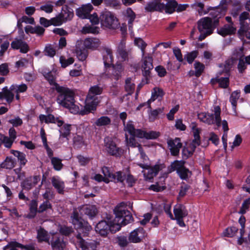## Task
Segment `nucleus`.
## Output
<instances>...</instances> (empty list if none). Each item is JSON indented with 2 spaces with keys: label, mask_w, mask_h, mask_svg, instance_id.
Here are the masks:
<instances>
[{
  "label": "nucleus",
  "mask_w": 250,
  "mask_h": 250,
  "mask_svg": "<svg viewBox=\"0 0 250 250\" xmlns=\"http://www.w3.org/2000/svg\"><path fill=\"white\" fill-rule=\"evenodd\" d=\"M126 205L122 202L118 205L114 209L115 218L113 220L108 218L107 222L102 220L99 222L95 227L96 231L101 236L105 237L107 236L110 230L112 232L119 231L122 226L130 223L133 221V217L126 208Z\"/></svg>",
  "instance_id": "nucleus-1"
},
{
  "label": "nucleus",
  "mask_w": 250,
  "mask_h": 250,
  "mask_svg": "<svg viewBox=\"0 0 250 250\" xmlns=\"http://www.w3.org/2000/svg\"><path fill=\"white\" fill-rule=\"evenodd\" d=\"M55 89L58 93L57 102L60 105L69 109L73 114L79 112V107L75 104V91L70 88L58 84H55Z\"/></svg>",
  "instance_id": "nucleus-2"
},
{
  "label": "nucleus",
  "mask_w": 250,
  "mask_h": 250,
  "mask_svg": "<svg viewBox=\"0 0 250 250\" xmlns=\"http://www.w3.org/2000/svg\"><path fill=\"white\" fill-rule=\"evenodd\" d=\"M103 90V87L98 85H94L90 88L85 100V109L81 111L82 115L87 114L96 109V106L99 103L97 95L101 94Z\"/></svg>",
  "instance_id": "nucleus-3"
},
{
  "label": "nucleus",
  "mask_w": 250,
  "mask_h": 250,
  "mask_svg": "<svg viewBox=\"0 0 250 250\" xmlns=\"http://www.w3.org/2000/svg\"><path fill=\"white\" fill-rule=\"evenodd\" d=\"M102 172L104 177L100 174H97L94 176V179L98 182L104 181L106 183H108L110 181L115 183H122L125 179V175L124 173L118 171L112 173L107 167H103Z\"/></svg>",
  "instance_id": "nucleus-4"
},
{
  "label": "nucleus",
  "mask_w": 250,
  "mask_h": 250,
  "mask_svg": "<svg viewBox=\"0 0 250 250\" xmlns=\"http://www.w3.org/2000/svg\"><path fill=\"white\" fill-rule=\"evenodd\" d=\"M72 223L77 228L78 233L80 234L81 237H86L89 231L92 229L91 227L87 223L83 222L76 209H74L71 215Z\"/></svg>",
  "instance_id": "nucleus-5"
},
{
  "label": "nucleus",
  "mask_w": 250,
  "mask_h": 250,
  "mask_svg": "<svg viewBox=\"0 0 250 250\" xmlns=\"http://www.w3.org/2000/svg\"><path fill=\"white\" fill-rule=\"evenodd\" d=\"M212 21L209 17H205L200 19L197 22V28L200 33L198 40L202 41L207 36L213 33Z\"/></svg>",
  "instance_id": "nucleus-6"
},
{
  "label": "nucleus",
  "mask_w": 250,
  "mask_h": 250,
  "mask_svg": "<svg viewBox=\"0 0 250 250\" xmlns=\"http://www.w3.org/2000/svg\"><path fill=\"white\" fill-rule=\"evenodd\" d=\"M214 114L201 112L198 114V119L202 122L208 125L215 124L217 126L221 125V108L219 106L214 107Z\"/></svg>",
  "instance_id": "nucleus-7"
},
{
  "label": "nucleus",
  "mask_w": 250,
  "mask_h": 250,
  "mask_svg": "<svg viewBox=\"0 0 250 250\" xmlns=\"http://www.w3.org/2000/svg\"><path fill=\"white\" fill-rule=\"evenodd\" d=\"M100 22L102 26L110 28L116 29L119 23L114 14L108 11L102 12L100 16Z\"/></svg>",
  "instance_id": "nucleus-8"
},
{
  "label": "nucleus",
  "mask_w": 250,
  "mask_h": 250,
  "mask_svg": "<svg viewBox=\"0 0 250 250\" xmlns=\"http://www.w3.org/2000/svg\"><path fill=\"white\" fill-rule=\"evenodd\" d=\"M80 234H76L71 239L72 242L77 248L81 250H96L99 243L94 240L86 241L85 237H81Z\"/></svg>",
  "instance_id": "nucleus-9"
},
{
  "label": "nucleus",
  "mask_w": 250,
  "mask_h": 250,
  "mask_svg": "<svg viewBox=\"0 0 250 250\" xmlns=\"http://www.w3.org/2000/svg\"><path fill=\"white\" fill-rule=\"evenodd\" d=\"M138 165L145 169L143 172L144 177L146 180H151L156 176L159 171L165 167L164 164H156L153 167H149L147 165L139 164Z\"/></svg>",
  "instance_id": "nucleus-10"
},
{
  "label": "nucleus",
  "mask_w": 250,
  "mask_h": 250,
  "mask_svg": "<svg viewBox=\"0 0 250 250\" xmlns=\"http://www.w3.org/2000/svg\"><path fill=\"white\" fill-rule=\"evenodd\" d=\"M173 212L174 220H176L177 224L180 227H185L186 225L183 221V218L188 215L186 207L182 204H177L174 207Z\"/></svg>",
  "instance_id": "nucleus-11"
},
{
  "label": "nucleus",
  "mask_w": 250,
  "mask_h": 250,
  "mask_svg": "<svg viewBox=\"0 0 250 250\" xmlns=\"http://www.w3.org/2000/svg\"><path fill=\"white\" fill-rule=\"evenodd\" d=\"M41 177L40 175H34L26 178L21 184L23 189L26 190H30L33 188L40 181Z\"/></svg>",
  "instance_id": "nucleus-12"
},
{
  "label": "nucleus",
  "mask_w": 250,
  "mask_h": 250,
  "mask_svg": "<svg viewBox=\"0 0 250 250\" xmlns=\"http://www.w3.org/2000/svg\"><path fill=\"white\" fill-rule=\"evenodd\" d=\"M167 145L172 155L177 156L179 155L180 149L182 147V144L179 138L168 140Z\"/></svg>",
  "instance_id": "nucleus-13"
},
{
  "label": "nucleus",
  "mask_w": 250,
  "mask_h": 250,
  "mask_svg": "<svg viewBox=\"0 0 250 250\" xmlns=\"http://www.w3.org/2000/svg\"><path fill=\"white\" fill-rule=\"evenodd\" d=\"M124 130L128 132L131 136L139 138H145L146 131L140 129H136L131 121L126 124L125 127H124Z\"/></svg>",
  "instance_id": "nucleus-14"
},
{
  "label": "nucleus",
  "mask_w": 250,
  "mask_h": 250,
  "mask_svg": "<svg viewBox=\"0 0 250 250\" xmlns=\"http://www.w3.org/2000/svg\"><path fill=\"white\" fill-rule=\"evenodd\" d=\"M118 56L121 59L122 61L128 60L131 55V50H127L125 48V42L124 40H122L119 44L117 49Z\"/></svg>",
  "instance_id": "nucleus-15"
},
{
  "label": "nucleus",
  "mask_w": 250,
  "mask_h": 250,
  "mask_svg": "<svg viewBox=\"0 0 250 250\" xmlns=\"http://www.w3.org/2000/svg\"><path fill=\"white\" fill-rule=\"evenodd\" d=\"M144 237L145 230L142 228H139L130 233L128 240L130 243H137L141 242Z\"/></svg>",
  "instance_id": "nucleus-16"
},
{
  "label": "nucleus",
  "mask_w": 250,
  "mask_h": 250,
  "mask_svg": "<svg viewBox=\"0 0 250 250\" xmlns=\"http://www.w3.org/2000/svg\"><path fill=\"white\" fill-rule=\"evenodd\" d=\"M164 7V3L161 2V0H153L148 2L146 5L145 9L147 12L154 11L162 12Z\"/></svg>",
  "instance_id": "nucleus-17"
},
{
  "label": "nucleus",
  "mask_w": 250,
  "mask_h": 250,
  "mask_svg": "<svg viewBox=\"0 0 250 250\" xmlns=\"http://www.w3.org/2000/svg\"><path fill=\"white\" fill-rule=\"evenodd\" d=\"M105 146L107 152L111 155L117 156L122 153V150L118 147L115 143L110 139H107Z\"/></svg>",
  "instance_id": "nucleus-18"
},
{
  "label": "nucleus",
  "mask_w": 250,
  "mask_h": 250,
  "mask_svg": "<svg viewBox=\"0 0 250 250\" xmlns=\"http://www.w3.org/2000/svg\"><path fill=\"white\" fill-rule=\"evenodd\" d=\"M11 45L14 49H20V52L22 53H27L29 49L27 43L21 39H15L11 42Z\"/></svg>",
  "instance_id": "nucleus-19"
},
{
  "label": "nucleus",
  "mask_w": 250,
  "mask_h": 250,
  "mask_svg": "<svg viewBox=\"0 0 250 250\" xmlns=\"http://www.w3.org/2000/svg\"><path fill=\"white\" fill-rule=\"evenodd\" d=\"M93 8V6L90 3L83 5L77 9L76 14L80 18L87 19Z\"/></svg>",
  "instance_id": "nucleus-20"
},
{
  "label": "nucleus",
  "mask_w": 250,
  "mask_h": 250,
  "mask_svg": "<svg viewBox=\"0 0 250 250\" xmlns=\"http://www.w3.org/2000/svg\"><path fill=\"white\" fill-rule=\"evenodd\" d=\"M143 64L142 65L143 75L147 77L149 76L150 70L153 66L152 64V58L151 57L143 56Z\"/></svg>",
  "instance_id": "nucleus-21"
},
{
  "label": "nucleus",
  "mask_w": 250,
  "mask_h": 250,
  "mask_svg": "<svg viewBox=\"0 0 250 250\" xmlns=\"http://www.w3.org/2000/svg\"><path fill=\"white\" fill-rule=\"evenodd\" d=\"M49 245H51L53 250H64L65 247L63 240L55 235L52 236Z\"/></svg>",
  "instance_id": "nucleus-22"
},
{
  "label": "nucleus",
  "mask_w": 250,
  "mask_h": 250,
  "mask_svg": "<svg viewBox=\"0 0 250 250\" xmlns=\"http://www.w3.org/2000/svg\"><path fill=\"white\" fill-rule=\"evenodd\" d=\"M226 12L225 7L220 8L219 6L212 10L209 15L211 16L210 18L211 20H214V24L218 23L219 19L225 14Z\"/></svg>",
  "instance_id": "nucleus-23"
},
{
  "label": "nucleus",
  "mask_w": 250,
  "mask_h": 250,
  "mask_svg": "<svg viewBox=\"0 0 250 250\" xmlns=\"http://www.w3.org/2000/svg\"><path fill=\"white\" fill-rule=\"evenodd\" d=\"M108 67L111 72V75L113 79L118 81L121 78L122 73L124 70L123 66L121 64H112Z\"/></svg>",
  "instance_id": "nucleus-24"
},
{
  "label": "nucleus",
  "mask_w": 250,
  "mask_h": 250,
  "mask_svg": "<svg viewBox=\"0 0 250 250\" xmlns=\"http://www.w3.org/2000/svg\"><path fill=\"white\" fill-rule=\"evenodd\" d=\"M103 60L104 66L106 67H110L112 65L113 62V57L112 51L111 49L104 47L103 48Z\"/></svg>",
  "instance_id": "nucleus-25"
},
{
  "label": "nucleus",
  "mask_w": 250,
  "mask_h": 250,
  "mask_svg": "<svg viewBox=\"0 0 250 250\" xmlns=\"http://www.w3.org/2000/svg\"><path fill=\"white\" fill-rule=\"evenodd\" d=\"M83 44L85 48L95 50L100 45L101 42L98 39L88 38L84 40Z\"/></svg>",
  "instance_id": "nucleus-26"
},
{
  "label": "nucleus",
  "mask_w": 250,
  "mask_h": 250,
  "mask_svg": "<svg viewBox=\"0 0 250 250\" xmlns=\"http://www.w3.org/2000/svg\"><path fill=\"white\" fill-rule=\"evenodd\" d=\"M82 42H78L76 46V54L78 59L81 61L86 60L88 56V51L85 48H81L80 45L82 44Z\"/></svg>",
  "instance_id": "nucleus-27"
},
{
  "label": "nucleus",
  "mask_w": 250,
  "mask_h": 250,
  "mask_svg": "<svg viewBox=\"0 0 250 250\" xmlns=\"http://www.w3.org/2000/svg\"><path fill=\"white\" fill-rule=\"evenodd\" d=\"M165 92L162 88L158 87H154L152 90L151 97L147 102L148 107H150V103L151 102L154 101L157 99L162 98Z\"/></svg>",
  "instance_id": "nucleus-28"
},
{
  "label": "nucleus",
  "mask_w": 250,
  "mask_h": 250,
  "mask_svg": "<svg viewBox=\"0 0 250 250\" xmlns=\"http://www.w3.org/2000/svg\"><path fill=\"white\" fill-rule=\"evenodd\" d=\"M81 212L82 214L83 213L92 218L96 215L97 209L95 206L85 205L81 208Z\"/></svg>",
  "instance_id": "nucleus-29"
},
{
  "label": "nucleus",
  "mask_w": 250,
  "mask_h": 250,
  "mask_svg": "<svg viewBox=\"0 0 250 250\" xmlns=\"http://www.w3.org/2000/svg\"><path fill=\"white\" fill-rule=\"evenodd\" d=\"M217 32L219 34L224 37L233 34L234 33L233 23L224 25L223 27L218 29Z\"/></svg>",
  "instance_id": "nucleus-30"
},
{
  "label": "nucleus",
  "mask_w": 250,
  "mask_h": 250,
  "mask_svg": "<svg viewBox=\"0 0 250 250\" xmlns=\"http://www.w3.org/2000/svg\"><path fill=\"white\" fill-rule=\"evenodd\" d=\"M53 186L57 189L60 194H63L64 188V182L59 178L53 177L51 179Z\"/></svg>",
  "instance_id": "nucleus-31"
},
{
  "label": "nucleus",
  "mask_w": 250,
  "mask_h": 250,
  "mask_svg": "<svg viewBox=\"0 0 250 250\" xmlns=\"http://www.w3.org/2000/svg\"><path fill=\"white\" fill-rule=\"evenodd\" d=\"M17 161L15 159L11 157H7L5 160L1 164V168L11 169L15 167Z\"/></svg>",
  "instance_id": "nucleus-32"
},
{
  "label": "nucleus",
  "mask_w": 250,
  "mask_h": 250,
  "mask_svg": "<svg viewBox=\"0 0 250 250\" xmlns=\"http://www.w3.org/2000/svg\"><path fill=\"white\" fill-rule=\"evenodd\" d=\"M197 146H198L191 143L187 147H184L182 150L183 158L187 159L191 156L194 152Z\"/></svg>",
  "instance_id": "nucleus-33"
},
{
  "label": "nucleus",
  "mask_w": 250,
  "mask_h": 250,
  "mask_svg": "<svg viewBox=\"0 0 250 250\" xmlns=\"http://www.w3.org/2000/svg\"><path fill=\"white\" fill-rule=\"evenodd\" d=\"M243 51V47H242L240 48V52H237L236 54L237 57H239V62L238 64L237 68L239 72L241 73H242L247 68V66L246 65V63L244 60V59H242V57H243L244 56Z\"/></svg>",
  "instance_id": "nucleus-34"
},
{
  "label": "nucleus",
  "mask_w": 250,
  "mask_h": 250,
  "mask_svg": "<svg viewBox=\"0 0 250 250\" xmlns=\"http://www.w3.org/2000/svg\"><path fill=\"white\" fill-rule=\"evenodd\" d=\"M37 238L39 242L44 241L50 244L49 237L48 233L42 228L38 230Z\"/></svg>",
  "instance_id": "nucleus-35"
},
{
  "label": "nucleus",
  "mask_w": 250,
  "mask_h": 250,
  "mask_svg": "<svg viewBox=\"0 0 250 250\" xmlns=\"http://www.w3.org/2000/svg\"><path fill=\"white\" fill-rule=\"evenodd\" d=\"M56 50L57 46L53 44H47L45 46L43 52L45 56L53 57L56 55Z\"/></svg>",
  "instance_id": "nucleus-36"
},
{
  "label": "nucleus",
  "mask_w": 250,
  "mask_h": 250,
  "mask_svg": "<svg viewBox=\"0 0 250 250\" xmlns=\"http://www.w3.org/2000/svg\"><path fill=\"white\" fill-rule=\"evenodd\" d=\"M3 91L4 98L6 99L8 103H11L13 101L14 94L12 91L14 92V90H11V86L8 89L7 86L2 88Z\"/></svg>",
  "instance_id": "nucleus-37"
},
{
  "label": "nucleus",
  "mask_w": 250,
  "mask_h": 250,
  "mask_svg": "<svg viewBox=\"0 0 250 250\" xmlns=\"http://www.w3.org/2000/svg\"><path fill=\"white\" fill-rule=\"evenodd\" d=\"M14 142V141L10 139L8 136H5L0 133V146L3 144L5 147L10 148Z\"/></svg>",
  "instance_id": "nucleus-38"
},
{
  "label": "nucleus",
  "mask_w": 250,
  "mask_h": 250,
  "mask_svg": "<svg viewBox=\"0 0 250 250\" xmlns=\"http://www.w3.org/2000/svg\"><path fill=\"white\" fill-rule=\"evenodd\" d=\"M124 15L128 19V24H129V27H132L133 22L136 18L135 13L131 8H127L124 12Z\"/></svg>",
  "instance_id": "nucleus-39"
},
{
  "label": "nucleus",
  "mask_w": 250,
  "mask_h": 250,
  "mask_svg": "<svg viewBox=\"0 0 250 250\" xmlns=\"http://www.w3.org/2000/svg\"><path fill=\"white\" fill-rule=\"evenodd\" d=\"M135 87V84L132 82L131 78H128L125 81V90L128 95H131L134 91Z\"/></svg>",
  "instance_id": "nucleus-40"
},
{
  "label": "nucleus",
  "mask_w": 250,
  "mask_h": 250,
  "mask_svg": "<svg viewBox=\"0 0 250 250\" xmlns=\"http://www.w3.org/2000/svg\"><path fill=\"white\" fill-rule=\"evenodd\" d=\"M39 118L41 123H56V118L52 114H48L47 116L41 114Z\"/></svg>",
  "instance_id": "nucleus-41"
},
{
  "label": "nucleus",
  "mask_w": 250,
  "mask_h": 250,
  "mask_svg": "<svg viewBox=\"0 0 250 250\" xmlns=\"http://www.w3.org/2000/svg\"><path fill=\"white\" fill-rule=\"evenodd\" d=\"M111 119L107 116H102L95 122V125L98 126H105L111 124Z\"/></svg>",
  "instance_id": "nucleus-42"
},
{
  "label": "nucleus",
  "mask_w": 250,
  "mask_h": 250,
  "mask_svg": "<svg viewBox=\"0 0 250 250\" xmlns=\"http://www.w3.org/2000/svg\"><path fill=\"white\" fill-rule=\"evenodd\" d=\"M238 35L239 38L243 40L244 36L250 39V26L246 29L244 26H241L238 31Z\"/></svg>",
  "instance_id": "nucleus-43"
},
{
  "label": "nucleus",
  "mask_w": 250,
  "mask_h": 250,
  "mask_svg": "<svg viewBox=\"0 0 250 250\" xmlns=\"http://www.w3.org/2000/svg\"><path fill=\"white\" fill-rule=\"evenodd\" d=\"M99 28L94 25H88L83 27L82 32L83 34H97L99 33Z\"/></svg>",
  "instance_id": "nucleus-44"
},
{
  "label": "nucleus",
  "mask_w": 250,
  "mask_h": 250,
  "mask_svg": "<svg viewBox=\"0 0 250 250\" xmlns=\"http://www.w3.org/2000/svg\"><path fill=\"white\" fill-rule=\"evenodd\" d=\"M51 163L54 169L57 171L61 170L63 166L62 163V160L58 157L51 158Z\"/></svg>",
  "instance_id": "nucleus-45"
},
{
  "label": "nucleus",
  "mask_w": 250,
  "mask_h": 250,
  "mask_svg": "<svg viewBox=\"0 0 250 250\" xmlns=\"http://www.w3.org/2000/svg\"><path fill=\"white\" fill-rule=\"evenodd\" d=\"M73 143L74 147L78 148H81L85 145L83 137L78 135L73 138Z\"/></svg>",
  "instance_id": "nucleus-46"
},
{
  "label": "nucleus",
  "mask_w": 250,
  "mask_h": 250,
  "mask_svg": "<svg viewBox=\"0 0 250 250\" xmlns=\"http://www.w3.org/2000/svg\"><path fill=\"white\" fill-rule=\"evenodd\" d=\"M250 206V198H248L243 201L238 213L242 215L246 213L247 211L249 209Z\"/></svg>",
  "instance_id": "nucleus-47"
},
{
  "label": "nucleus",
  "mask_w": 250,
  "mask_h": 250,
  "mask_svg": "<svg viewBox=\"0 0 250 250\" xmlns=\"http://www.w3.org/2000/svg\"><path fill=\"white\" fill-rule=\"evenodd\" d=\"M27 89V86L24 83L20 85L13 84L11 86V90H14L15 93H22Z\"/></svg>",
  "instance_id": "nucleus-48"
},
{
  "label": "nucleus",
  "mask_w": 250,
  "mask_h": 250,
  "mask_svg": "<svg viewBox=\"0 0 250 250\" xmlns=\"http://www.w3.org/2000/svg\"><path fill=\"white\" fill-rule=\"evenodd\" d=\"M194 65L195 69V75L198 77L201 76L203 72L205 69V65L199 62H196Z\"/></svg>",
  "instance_id": "nucleus-49"
},
{
  "label": "nucleus",
  "mask_w": 250,
  "mask_h": 250,
  "mask_svg": "<svg viewBox=\"0 0 250 250\" xmlns=\"http://www.w3.org/2000/svg\"><path fill=\"white\" fill-rule=\"evenodd\" d=\"M74 62V59L72 57H70L66 59L64 56H61L60 58V62L61 63L62 67L65 68L67 66L72 64Z\"/></svg>",
  "instance_id": "nucleus-50"
},
{
  "label": "nucleus",
  "mask_w": 250,
  "mask_h": 250,
  "mask_svg": "<svg viewBox=\"0 0 250 250\" xmlns=\"http://www.w3.org/2000/svg\"><path fill=\"white\" fill-rule=\"evenodd\" d=\"M59 231L62 235L69 236L74 232V230L71 227L61 226L60 227Z\"/></svg>",
  "instance_id": "nucleus-51"
},
{
  "label": "nucleus",
  "mask_w": 250,
  "mask_h": 250,
  "mask_svg": "<svg viewBox=\"0 0 250 250\" xmlns=\"http://www.w3.org/2000/svg\"><path fill=\"white\" fill-rule=\"evenodd\" d=\"M116 239L118 245L122 248L127 247L130 242L129 240H127V237L125 236H118Z\"/></svg>",
  "instance_id": "nucleus-52"
},
{
  "label": "nucleus",
  "mask_w": 250,
  "mask_h": 250,
  "mask_svg": "<svg viewBox=\"0 0 250 250\" xmlns=\"http://www.w3.org/2000/svg\"><path fill=\"white\" fill-rule=\"evenodd\" d=\"M185 162L184 161H175L171 165V168L173 171L176 170L178 172L179 169H181L185 167Z\"/></svg>",
  "instance_id": "nucleus-53"
},
{
  "label": "nucleus",
  "mask_w": 250,
  "mask_h": 250,
  "mask_svg": "<svg viewBox=\"0 0 250 250\" xmlns=\"http://www.w3.org/2000/svg\"><path fill=\"white\" fill-rule=\"evenodd\" d=\"M134 42L138 47L141 48L142 53V56H144L145 49L147 44L141 38L136 39L134 41Z\"/></svg>",
  "instance_id": "nucleus-54"
},
{
  "label": "nucleus",
  "mask_w": 250,
  "mask_h": 250,
  "mask_svg": "<svg viewBox=\"0 0 250 250\" xmlns=\"http://www.w3.org/2000/svg\"><path fill=\"white\" fill-rule=\"evenodd\" d=\"M125 141L127 143V145L131 147H138V146L140 145L137 142L135 139V136H131L129 139H128V135L125 134Z\"/></svg>",
  "instance_id": "nucleus-55"
},
{
  "label": "nucleus",
  "mask_w": 250,
  "mask_h": 250,
  "mask_svg": "<svg viewBox=\"0 0 250 250\" xmlns=\"http://www.w3.org/2000/svg\"><path fill=\"white\" fill-rule=\"evenodd\" d=\"M71 131L70 125H65L60 130L61 136L64 138H67L70 135Z\"/></svg>",
  "instance_id": "nucleus-56"
},
{
  "label": "nucleus",
  "mask_w": 250,
  "mask_h": 250,
  "mask_svg": "<svg viewBox=\"0 0 250 250\" xmlns=\"http://www.w3.org/2000/svg\"><path fill=\"white\" fill-rule=\"evenodd\" d=\"M193 132L194 139L192 143L195 144V145L199 146L200 144V130L197 128H193Z\"/></svg>",
  "instance_id": "nucleus-57"
},
{
  "label": "nucleus",
  "mask_w": 250,
  "mask_h": 250,
  "mask_svg": "<svg viewBox=\"0 0 250 250\" xmlns=\"http://www.w3.org/2000/svg\"><path fill=\"white\" fill-rule=\"evenodd\" d=\"M52 208V205L48 200L44 201L39 207L38 212L39 213L42 212L47 209Z\"/></svg>",
  "instance_id": "nucleus-58"
},
{
  "label": "nucleus",
  "mask_w": 250,
  "mask_h": 250,
  "mask_svg": "<svg viewBox=\"0 0 250 250\" xmlns=\"http://www.w3.org/2000/svg\"><path fill=\"white\" fill-rule=\"evenodd\" d=\"M180 177L182 179H186L188 178V175L190 174V171L185 167L177 172Z\"/></svg>",
  "instance_id": "nucleus-59"
},
{
  "label": "nucleus",
  "mask_w": 250,
  "mask_h": 250,
  "mask_svg": "<svg viewBox=\"0 0 250 250\" xmlns=\"http://www.w3.org/2000/svg\"><path fill=\"white\" fill-rule=\"evenodd\" d=\"M198 54V52L197 51H192L188 53L185 57H186L188 62L189 63H191L197 57Z\"/></svg>",
  "instance_id": "nucleus-60"
},
{
  "label": "nucleus",
  "mask_w": 250,
  "mask_h": 250,
  "mask_svg": "<svg viewBox=\"0 0 250 250\" xmlns=\"http://www.w3.org/2000/svg\"><path fill=\"white\" fill-rule=\"evenodd\" d=\"M9 73L8 65L6 63H4L0 65V75L5 76H7Z\"/></svg>",
  "instance_id": "nucleus-61"
},
{
  "label": "nucleus",
  "mask_w": 250,
  "mask_h": 250,
  "mask_svg": "<svg viewBox=\"0 0 250 250\" xmlns=\"http://www.w3.org/2000/svg\"><path fill=\"white\" fill-rule=\"evenodd\" d=\"M160 136V133L154 131H146L145 138L146 139H155Z\"/></svg>",
  "instance_id": "nucleus-62"
},
{
  "label": "nucleus",
  "mask_w": 250,
  "mask_h": 250,
  "mask_svg": "<svg viewBox=\"0 0 250 250\" xmlns=\"http://www.w3.org/2000/svg\"><path fill=\"white\" fill-rule=\"evenodd\" d=\"M40 10L43 11L47 13H51L53 10V5L50 3H46L42 5L39 9Z\"/></svg>",
  "instance_id": "nucleus-63"
},
{
  "label": "nucleus",
  "mask_w": 250,
  "mask_h": 250,
  "mask_svg": "<svg viewBox=\"0 0 250 250\" xmlns=\"http://www.w3.org/2000/svg\"><path fill=\"white\" fill-rule=\"evenodd\" d=\"M62 16L59 15V16L52 18L51 19V25L52 24L55 26L61 25L62 23Z\"/></svg>",
  "instance_id": "nucleus-64"
}]
</instances>
